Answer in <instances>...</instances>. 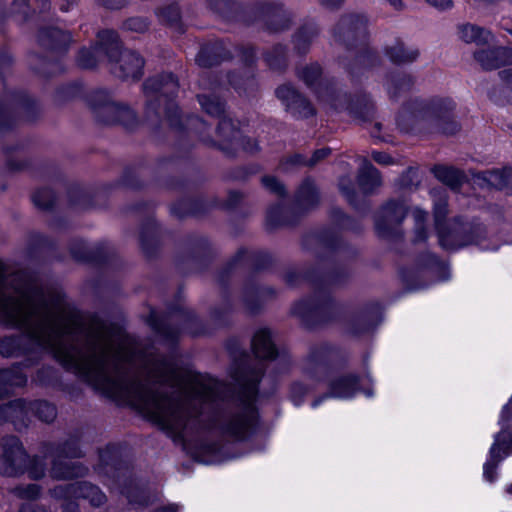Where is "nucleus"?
<instances>
[{
  "instance_id": "14",
  "label": "nucleus",
  "mask_w": 512,
  "mask_h": 512,
  "mask_svg": "<svg viewBox=\"0 0 512 512\" xmlns=\"http://www.w3.org/2000/svg\"><path fill=\"white\" fill-rule=\"evenodd\" d=\"M277 98L286 107L295 118H308L316 114V110L311 102L300 94L293 86L284 84L279 86L276 91Z\"/></svg>"
},
{
  "instance_id": "32",
  "label": "nucleus",
  "mask_w": 512,
  "mask_h": 512,
  "mask_svg": "<svg viewBox=\"0 0 512 512\" xmlns=\"http://www.w3.org/2000/svg\"><path fill=\"white\" fill-rule=\"evenodd\" d=\"M432 171L440 182L452 190L459 189L465 181L464 173L454 167L438 165Z\"/></svg>"
},
{
  "instance_id": "27",
  "label": "nucleus",
  "mask_w": 512,
  "mask_h": 512,
  "mask_svg": "<svg viewBox=\"0 0 512 512\" xmlns=\"http://www.w3.org/2000/svg\"><path fill=\"white\" fill-rule=\"evenodd\" d=\"M48 451L52 456L63 457V458H81L84 453L80 447V434H71L65 440L56 443L49 444Z\"/></svg>"
},
{
  "instance_id": "47",
  "label": "nucleus",
  "mask_w": 512,
  "mask_h": 512,
  "mask_svg": "<svg viewBox=\"0 0 512 512\" xmlns=\"http://www.w3.org/2000/svg\"><path fill=\"white\" fill-rule=\"evenodd\" d=\"M159 19L169 25H175L180 20V11L176 5H170L158 11Z\"/></svg>"
},
{
  "instance_id": "23",
  "label": "nucleus",
  "mask_w": 512,
  "mask_h": 512,
  "mask_svg": "<svg viewBox=\"0 0 512 512\" xmlns=\"http://www.w3.org/2000/svg\"><path fill=\"white\" fill-rule=\"evenodd\" d=\"M329 300L326 291L321 290L315 295V298L297 302L292 308V313L303 320L312 316H320L329 305Z\"/></svg>"
},
{
  "instance_id": "3",
  "label": "nucleus",
  "mask_w": 512,
  "mask_h": 512,
  "mask_svg": "<svg viewBox=\"0 0 512 512\" xmlns=\"http://www.w3.org/2000/svg\"><path fill=\"white\" fill-rule=\"evenodd\" d=\"M178 89V80L171 73L148 78L143 84L147 117L152 118L154 116L158 119L163 114L171 127L180 128L181 120L178 106L174 102Z\"/></svg>"
},
{
  "instance_id": "52",
  "label": "nucleus",
  "mask_w": 512,
  "mask_h": 512,
  "mask_svg": "<svg viewBox=\"0 0 512 512\" xmlns=\"http://www.w3.org/2000/svg\"><path fill=\"white\" fill-rule=\"evenodd\" d=\"M261 182L269 191L279 196H283L285 194L284 186L275 177L265 176L261 179Z\"/></svg>"
},
{
  "instance_id": "8",
  "label": "nucleus",
  "mask_w": 512,
  "mask_h": 512,
  "mask_svg": "<svg viewBox=\"0 0 512 512\" xmlns=\"http://www.w3.org/2000/svg\"><path fill=\"white\" fill-rule=\"evenodd\" d=\"M88 103L100 123H118L126 128H132L137 122L135 112L130 107L113 101L105 89L91 92Z\"/></svg>"
},
{
  "instance_id": "43",
  "label": "nucleus",
  "mask_w": 512,
  "mask_h": 512,
  "mask_svg": "<svg viewBox=\"0 0 512 512\" xmlns=\"http://www.w3.org/2000/svg\"><path fill=\"white\" fill-rule=\"evenodd\" d=\"M11 493L19 499L35 500L40 496L41 487L37 484L19 485L12 488Z\"/></svg>"
},
{
  "instance_id": "41",
  "label": "nucleus",
  "mask_w": 512,
  "mask_h": 512,
  "mask_svg": "<svg viewBox=\"0 0 512 512\" xmlns=\"http://www.w3.org/2000/svg\"><path fill=\"white\" fill-rule=\"evenodd\" d=\"M265 61L273 70L281 71L285 69L287 66L285 47L282 45H275L265 54Z\"/></svg>"
},
{
  "instance_id": "40",
  "label": "nucleus",
  "mask_w": 512,
  "mask_h": 512,
  "mask_svg": "<svg viewBox=\"0 0 512 512\" xmlns=\"http://www.w3.org/2000/svg\"><path fill=\"white\" fill-rule=\"evenodd\" d=\"M202 109L209 115L220 117L225 111L224 102L215 94H201L197 96Z\"/></svg>"
},
{
  "instance_id": "42",
  "label": "nucleus",
  "mask_w": 512,
  "mask_h": 512,
  "mask_svg": "<svg viewBox=\"0 0 512 512\" xmlns=\"http://www.w3.org/2000/svg\"><path fill=\"white\" fill-rule=\"evenodd\" d=\"M149 323L155 332L167 340L174 341L179 334V328L171 327L158 320L154 313L150 315Z\"/></svg>"
},
{
  "instance_id": "6",
  "label": "nucleus",
  "mask_w": 512,
  "mask_h": 512,
  "mask_svg": "<svg viewBox=\"0 0 512 512\" xmlns=\"http://www.w3.org/2000/svg\"><path fill=\"white\" fill-rule=\"evenodd\" d=\"M101 49L106 53L111 72L122 79H139L143 74L144 60L134 51L121 50L118 35L114 31L99 32Z\"/></svg>"
},
{
  "instance_id": "29",
  "label": "nucleus",
  "mask_w": 512,
  "mask_h": 512,
  "mask_svg": "<svg viewBox=\"0 0 512 512\" xmlns=\"http://www.w3.org/2000/svg\"><path fill=\"white\" fill-rule=\"evenodd\" d=\"M252 349L255 356L261 359H274L278 354L268 329H259L255 333Z\"/></svg>"
},
{
  "instance_id": "61",
  "label": "nucleus",
  "mask_w": 512,
  "mask_h": 512,
  "mask_svg": "<svg viewBox=\"0 0 512 512\" xmlns=\"http://www.w3.org/2000/svg\"><path fill=\"white\" fill-rule=\"evenodd\" d=\"M18 512H47L42 506L32 503H24L21 505Z\"/></svg>"
},
{
  "instance_id": "57",
  "label": "nucleus",
  "mask_w": 512,
  "mask_h": 512,
  "mask_svg": "<svg viewBox=\"0 0 512 512\" xmlns=\"http://www.w3.org/2000/svg\"><path fill=\"white\" fill-rule=\"evenodd\" d=\"M416 175V170L409 168L405 174L399 179V185L401 187H409L414 184L413 177Z\"/></svg>"
},
{
  "instance_id": "25",
  "label": "nucleus",
  "mask_w": 512,
  "mask_h": 512,
  "mask_svg": "<svg viewBox=\"0 0 512 512\" xmlns=\"http://www.w3.org/2000/svg\"><path fill=\"white\" fill-rule=\"evenodd\" d=\"M232 57L222 42L207 44L199 51L196 62L200 67L208 68L220 64Z\"/></svg>"
},
{
  "instance_id": "28",
  "label": "nucleus",
  "mask_w": 512,
  "mask_h": 512,
  "mask_svg": "<svg viewBox=\"0 0 512 512\" xmlns=\"http://www.w3.org/2000/svg\"><path fill=\"white\" fill-rule=\"evenodd\" d=\"M384 85L389 97L397 100L412 89L414 86V78L407 73H395L387 77Z\"/></svg>"
},
{
  "instance_id": "13",
  "label": "nucleus",
  "mask_w": 512,
  "mask_h": 512,
  "mask_svg": "<svg viewBox=\"0 0 512 512\" xmlns=\"http://www.w3.org/2000/svg\"><path fill=\"white\" fill-rule=\"evenodd\" d=\"M366 34V19L359 15L343 16L333 30L334 40L347 47L355 45L358 41H364Z\"/></svg>"
},
{
  "instance_id": "26",
  "label": "nucleus",
  "mask_w": 512,
  "mask_h": 512,
  "mask_svg": "<svg viewBox=\"0 0 512 512\" xmlns=\"http://www.w3.org/2000/svg\"><path fill=\"white\" fill-rule=\"evenodd\" d=\"M357 182L360 189L366 194L372 193L382 185L380 172L365 158L361 159Z\"/></svg>"
},
{
  "instance_id": "19",
  "label": "nucleus",
  "mask_w": 512,
  "mask_h": 512,
  "mask_svg": "<svg viewBox=\"0 0 512 512\" xmlns=\"http://www.w3.org/2000/svg\"><path fill=\"white\" fill-rule=\"evenodd\" d=\"M29 403L22 399L11 401L0 407V420L11 422L17 430L28 426Z\"/></svg>"
},
{
  "instance_id": "51",
  "label": "nucleus",
  "mask_w": 512,
  "mask_h": 512,
  "mask_svg": "<svg viewBox=\"0 0 512 512\" xmlns=\"http://www.w3.org/2000/svg\"><path fill=\"white\" fill-rule=\"evenodd\" d=\"M124 28L129 31L142 33L148 29V22L144 18H129L124 23Z\"/></svg>"
},
{
  "instance_id": "24",
  "label": "nucleus",
  "mask_w": 512,
  "mask_h": 512,
  "mask_svg": "<svg viewBox=\"0 0 512 512\" xmlns=\"http://www.w3.org/2000/svg\"><path fill=\"white\" fill-rule=\"evenodd\" d=\"M384 53L395 65L411 64L420 56L418 48L408 46L400 39H396L392 44L385 46Z\"/></svg>"
},
{
  "instance_id": "36",
  "label": "nucleus",
  "mask_w": 512,
  "mask_h": 512,
  "mask_svg": "<svg viewBox=\"0 0 512 512\" xmlns=\"http://www.w3.org/2000/svg\"><path fill=\"white\" fill-rule=\"evenodd\" d=\"M459 37L466 43L477 45L486 44L492 38L491 33L472 24H464L459 27Z\"/></svg>"
},
{
  "instance_id": "46",
  "label": "nucleus",
  "mask_w": 512,
  "mask_h": 512,
  "mask_svg": "<svg viewBox=\"0 0 512 512\" xmlns=\"http://www.w3.org/2000/svg\"><path fill=\"white\" fill-rule=\"evenodd\" d=\"M284 209L280 205L272 206L267 211L266 225L269 229L276 228L281 225L288 224L283 218Z\"/></svg>"
},
{
  "instance_id": "44",
  "label": "nucleus",
  "mask_w": 512,
  "mask_h": 512,
  "mask_svg": "<svg viewBox=\"0 0 512 512\" xmlns=\"http://www.w3.org/2000/svg\"><path fill=\"white\" fill-rule=\"evenodd\" d=\"M32 200L39 209L48 210L54 204L55 195L50 189H40L33 194Z\"/></svg>"
},
{
  "instance_id": "58",
  "label": "nucleus",
  "mask_w": 512,
  "mask_h": 512,
  "mask_svg": "<svg viewBox=\"0 0 512 512\" xmlns=\"http://www.w3.org/2000/svg\"><path fill=\"white\" fill-rule=\"evenodd\" d=\"M429 5L439 10L450 9L453 6L452 0H425Z\"/></svg>"
},
{
  "instance_id": "9",
  "label": "nucleus",
  "mask_w": 512,
  "mask_h": 512,
  "mask_svg": "<svg viewBox=\"0 0 512 512\" xmlns=\"http://www.w3.org/2000/svg\"><path fill=\"white\" fill-rule=\"evenodd\" d=\"M49 494L54 499L64 501L63 512H78L79 505L74 499H86L93 507H100L107 501L100 488L87 481L57 485L49 490Z\"/></svg>"
},
{
  "instance_id": "37",
  "label": "nucleus",
  "mask_w": 512,
  "mask_h": 512,
  "mask_svg": "<svg viewBox=\"0 0 512 512\" xmlns=\"http://www.w3.org/2000/svg\"><path fill=\"white\" fill-rule=\"evenodd\" d=\"M106 58V53L101 49V40L98 36V44L92 49L83 48L77 56V64L85 69L96 67L98 62Z\"/></svg>"
},
{
  "instance_id": "50",
  "label": "nucleus",
  "mask_w": 512,
  "mask_h": 512,
  "mask_svg": "<svg viewBox=\"0 0 512 512\" xmlns=\"http://www.w3.org/2000/svg\"><path fill=\"white\" fill-rule=\"evenodd\" d=\"M313 388L312 385L304 384L302 382H295L291 387V399L296 404L299 405L304 396Z\"/></svg>"
},
{
  "instance_id": "33",
  "label": "nucleus",
  "mask_w": 512,
  "mask_h": 512,
  "mask_svg": "<svg viewBox=\"0 0 512 512\" xmlns=\"http://www.w3.org/2000/svg\"><path fill=\"white\" fill-rule=\"evenodd\" d=\"M296 202L299 207L306 210L318 204L319 193L311 179H305L300 185L296 194Z\"/></svg>"
},
{
  "instance_id": "1",
  "label": "nucleus",
  "mask_w": 512,
  "mask_h": 512,
  "mask_svg": "<svg viewBox=\"0 0 512 512\" xmlns=\"http://www.w3.org/2000/svg\"><path fill=\"white\" fill-rule=\"evenodd\" d=\"M0 324L23 335L0 341L4 357L30 355L21 365L29 367L42 351L51 352L68 371L109 398L121 388L135 341L120 329L100 321H82L60 297H48L24 273L7 275L0 261Z\"/></svg>"
},
{
  "instance_id": "38",
  "label": "nucleus",
  "mask_w": 512,
  "mask_h": 512,
  "mask_svg": "<svg viewBox=\"0 0 512 512\" xmlns=\"http://www.w3.org/2000/svg\"><path fill=\"white\" fill-rule=\"evenodd\" d=\"M29 409L30 413H32L40 421L45 423H51L57 417L56 406L45 400H36L34 402H29Z\"/></svg>"
},
{
  "instance_id": "59",
  "label": "nucleus",
  "mask_w": 512,
  "mask_h": 512,
  "mask_svg": "<svg viewBox=\"0 0 512 512\" xmlns=\"http://www.w3.org/2000/svg\"><path fill=\"white\" fill-rule=\"evenodd\" d=\"M364 110L365 111H363V112L356 110V111H353V113H355L359 117H362L364 120H368L374 116V105L371 102H369L365 105Z\"/></svg>"
},
{
  "instance_id": "62",
  "label": "nucleus",
  "mask_w": 512,
  "mask_h": 512,
  "mask_svg": "<svg viewBox=\"0 0 512 512\" xmlns=\"http://www.w3.org/2000/svg\"><path fill=\"white\" fill-rule=\"evenodd\" d=\"M12 63L11 56L4 50H0V72L8 68Z\"/></svg>"
},
{
  "instance_id": "34",
  "label": "nucleus",
  "mask_w": 512,
  "mask_h": 512,
  "mask_svg": "<svg viewBox=\"0 0 512 512\" xmlns=\"http://www.w3.org/2000/svg\"><path fill=\"white\" fill-rule=\"evenodd\" d=\"M331 153L329 148H321L316 150L309 160H306L301 154H295L281 162L280 168L284 171L289 170L290 166H310L313 167L322 159Z\"/></svg>"
},
{
  "instance_id": "60",
  "label": "nucleus",
  "mask_w": 512,
  "mask_h": 512,
  "mask_svg": "<svg viewBox=\"0 0 512 512\" xmlns=\"http://www.w3.org/2000/svg\"><path fill=\"white\" fill-rule=\"evenodd\" d=\"M31 8L35 12L37 9L40 13L45 12L49 10L50 3L48 0H32L31 1Z\"/></svg>"
},
{
  "instance_id": "56",
  "label": "nucleus",
  "mask_w": 512,
  "mask_h": 512,
  "mask_svg": "<svg viewBox=\"0 0 512 512\" xmlns=\"http://www.w3.org/2000/svg\"><path fill=\"white\" fill-rule=\"evenodd\" d=\"M372 158L375 162H377L380 165L394 164L393 158L384 152L373 151Z\"/></svg>"
},
{
  "instance_id": "45",
  "label": "nucleus",
  "mask_w": 512,
  "mask_h": 512,
  "mask_svg": "<svg viewBox=\"0 0 512 512\" xmlns=\"http://www.w3.org/2000/svg\"><path fill=\"white\" fill-rule=\"evenodd\" d=\"M413 217L415 220V242L424 241L427 239V231L424 226L427 218V213L421 209L416 208L413 211Z\"/></svg>"
},
{
  "instance_id": "30",
  "label": "nucleus",
  "mask_w": 512,
  "mask_h": 512,
  "mask_svg": "<svg viewBox=\"0 0 512 512\" xmlns=\"http://www.w3.org/2000/svg\"><path fill=\"white\" fill-rule=\"evenodd\" d=\"M27 377L18 366L0 370V397L8 395L14 387H22L26 384Z\"/></svg>"
},
{
  "instance_id": "39",
  "label": "nucleus",
  "mask_w": 512,
  "mask_h": 512,
  "mask_svg": "<svg viewBox=\"0 0 512 512\" xmlns=\"http://www.w3.org/2000/svg\"><path fill=\"white\" fill-rule=\"evenodd\" d=\"M318 35V28L314 23L301 27L294 37V46L299 53H306L312 40Z\"/></svg>"
},
{
  "instance_id": "5",
  "label": "nucleus",
  "mask_w": 512,
  "mask_h": 512,
  "mask_svg": "<svg viewBox=\"0 0 512 512\" xmlns=\"http://www.w3.org/2000/svg\"><path fill=\"white\" fill-rule=\"evenodd\" d=\"M187 127L189 131L197 134L203 143L210 146L217 145L229 156H233L239 148L250 154L259 150L257 142L254 139L242 136L232 120L226 117L219 121L216 129L217 139H213L206 133L207 124L199 117H189L187 119Z\"/></svg>"
},
{
  "instance_id": "64",
  "label": "nucleus",
  "mask_w": 512,
  "mask_h": 512,
  "mask_svg": "<svg viewBox=\"0 0 512 512\" xmlns=\"http://www.w3.org/2000/svg\"><path fill=\"white\" fill-rule=\"evenodd\" d=\"M511 417H512V398L502 409L501 421L507 422Z\"/></svg>"
},
{
  "instance_id": "53",
  "label": "nucleus",
  "mask_w": 512,
  "mask_h": 512,
  "mask_svg": "<svg viewBox=\"0 0 512 512\" xmlns=\"http://www.w3.org/2000/svg\"><path fill=\"white\" fill-rule=\"evenodd\" d=\"M46 471V465L43 460L37 458L33 459L32 464L28 470L29 477L34 480H38L44 477Z\"/></svg>"
},
{
  "instance_id": "20",
  "label": "nucleus",
  "mask_w": 512,
  "mask_h": 512,
  "mask_svg": "<svg viewBox=\"0 0 512 512\" xmlns=\"http://www.w3.org/2000/svg\"><path fill=\"white\" fill-rule=\"evenodd\" d=\"M52 457L49 476L54 480H72L88 474V467L80 462H66L63 457Z\"/></svg>"
},
{
  "instance_id": "54",
  "label": "nucleus",
  "mask_w": 512,
  "mask_h": 512,
  "mask_svg": "<svg viewBox=\"0 0 512 512\" xmlns=\"http://www.w3.org/2000/svg\"><path fill=\"white\" fill-rule=\"evenodd\" d=\"M378 62H380L379 57L371 52H365L356 58V64L364 68L374 67Z\"/></svg>"
},
{
  "instance_id": "35",
  "label": "nucleus",
  "mask_w": 512,
  "mask_h": 512,
  "mask_svg": "<svg viewBox=\"0 0 512 512\" xmlns=\"http://www.w3.org/2000/svg\"><path fill=\"white\" fill-rule=\"evenodd\" d=\"M511 171L509 169L503 170H487L476 174V179L485 183L487 186L503 189L509 183Z\"/></svg>"
},
{
  "instance_id": "17",
  "label": "nucleus",
  "mask_w": 512,
  "mask_h": 512,
  "mask_svg": "<svg viewBox=\"0 0 512 512\" xmlns=\"http://www.w3.org/2000/svg\"><path fill=\"white\" fill-rule=\"evenodd\" d=\"M327 345L311 348L304 364L305 376L312 381H320L326 372V362L330 355Z\"/></svg>"
},
{
  "instance_id": "55",
  "label": "nucleus",
  "mask_w": 512,
  "mask_h": 512,
  "mask_svg": "<svg viewBox=\"0 0 512 512\" xmlns=\"http://www.w3.org/2000/svg\"><path fill=\"white\" fill-rule=\"evenodd\" d=\"M32 0H14L12 4V11L27 15L28 8L31 7Z\"/></svg>"
},
{
  "instance_id": "63",
  "label": "nucleus",
  "mask_w": 512,
  "mask_h": 512,
  "mask_svg": "<svg viewBox=\"0 0 512 512\" xmlns=\"http://www.w3.org/2000/svg\"><path fill=\"white\" fill-rule=\"evenodd\" d=\"M333 214H334V217L337 218L339 220V223L345 227V228H349V223H350V218L345 216L341 210L339 209H336L333 211Z\"/></svg>"
},
{
  "instance_id": "2",
  "label": "nucleus",
  "mask_w": 512,
  "mask_h": 512,
  "mask_svg": "<svg viewBox=\"0 0 512 512\" xmlns=\"http://www.w3.org/2000/svg\"><path fill=\"white\" fill-rule=\"evenodd\" d=\"M261 372L241 384L235 401L219 405L225 385L183 370L166 357L147 354L134 344L116 399L128 400L169 435L203 430L228 442H243L257 430L255 407Z\"/></svg>"
},
{
  "instance_id": "7",
  "label": "nucleus",
  "mask_w": 512,
  "mask_h": 512,
  "mask_svg": "<svg viewBox=\"0 0 512 512\" xmlns=\"http://www.w3.org/2000/svg\"><path fill=\"white\" fill-rule=\"evenodd\" d=\"M297 76L316 95L318 101L328 109L341 111L350 109L346 94L341 93L336 87L322 78V69L319 64L312 63L298 69Z\"/></svg>"
},
{
  "instance_id": "15",
  "label": "nucleus",
  "mask_w": 512,
  "mask_h": 512,
  "mask_svg": "<svg viewBox=\"0 0 512 512\" xmlns=\"http://www.w3.org/2000/svg\"><path fill=\"white\" fill-rule=\"evenodd\" d=\"M512 445V433L508 430L500 431L490 448V457L484 464V477L487 481L493 482L497 476L498 464L509 454Z\"/></svg>"
},
{
  "instance_id": "48",
  "label": "nucleus",
  "mask_w": 512,
  "mask_h": 512,
  "mask_svg": "<svg viewBox=\"0 0 512 512\" xmlns=\"http://www.w3.org/2000/svg\"><path fill=\"white\" fill-rule=\"evenodd\" d=\"M339 189L351 205L356 204L357 194L351 178L342 177L339 181Z\"/></svg>"
},
{
  "instance_id": "22",
  "label": "nucleus",
  "mask_w": 512,
  "mask_h": 512,
  "mask_svg": "<svg viewBox=\"0 0 512 512\" xmlns=\"http://www.w3.org/2000/svg\"><path fill=\"white\" fill-rule=\"evenodd\" d=\"M260 18L271 32L283 31L291 24L289 13L278 5H263L260 9Z\"/></svg>"
},
{
  "instance_id": "21",
  "label": "nucleus",
  "mask_w": 512,
  "mask_h": 512,
  "mask_svg": "<svg viewBox=\"0 0 512 512\" xmlns=\"http://www.w3.org/2000/svg\"><path fill=\"white\" fill-rule=\"evenodd\" d=\"M72 41L71 34L56 27L42 28L38 33V42L41 47L58 53L68 49Z\"/></svg>"
},
{
  "instance_id": "10",
  "label": "nucleus",
  "mask_w": 512,
  "mask_h": 512,
  "mask_svg": "<svg viewBox=\"0 0 512 512\" xmlns=\"http://www.w3.org/2000/svg\"><path fill=\"white\" fill-rule=\"evenodd\" d=\"M439 244L442 248L455 251L469 245H477L486 237L484 226L476 221L454 219L448 230H439Z\"/></svg>"
},
{
  "instance_id": "11",
  "label": "nucleus",
  "mask_w": 512,
  "mask_h": 512,
  "mask_svg": "<svg viewBox=\"0 0 512 512\" xmlns=\"http://www.w3.org/2000/svg\"><path fill=\"white\" fill-rule=\"evenodd\" d=\"M2 447L0 474L9 477L22 474L28 465L29 457L20 440L16 436L4 437Z\"/></svg>"
},
{
  "instance_id": "4",
  "label": "nucleus",
  "mask_w": 512,
  "mask_h": 512,
  "mask_svg": "<svg viewBox=\"0 0 512 512\" xmlns=\"http://www.w3.org/2000/svg\"><path fill=\"white\" fill-rule=\"evenodd\" d=\"M455 104L451 99H414L407 103L399 113L397 124L404 129L406 120L426 121L437 131L453 135L459 130L453 119Z\"/></svg>"
},
{
  "instance_id": "18",
  "label": "nucleus",
  "mask_w": 512,
  "mask_h": 512,
  "mask_svg": "<svg viewBox=\"0 0 512 512\" xmlns=\"http://www.w3.org/2000/svg\"><path fill=\"white\" fill-rule=\"evenodd\" d=\"M474 58L484 70L498 69L512 64V48L497 47L479 50L474 53Z\"/></svg>"
},
{
  "instance_id": "12",
  "label": "nucleus",
  "mask_w": 512,
  "mask_h": 512,
  "mask_svg": "<svg viewBox=\"0 0 512 512\" xmlns=\"http://www.w3.org/2000/svg\"><path fill=\"white\" fill-rule=\"evenodd\" d=\"M408 213V205L404 200H389L375 217V228L380 237L388 238L397 233L398 226Z\"/></svg>"
},
{
  "instance_id": "16",
  "label": "nucleus",
  "mask_w": 512,
  "mask_h": 512,
  "mask_svg": "<svg viewBox=\"0 0 512 512\" xmlns=\"http://www.w3.org/2000/svg\"><path fill=\"white\" fill-rule=\"evenodd\" d=\"M328 388L327 394L313 402L314 407H316L322 399L327 397L346 399L354 396L359 390V377L355 374L334 376L329 380Z\"/></svg>"
},
{
  "instance_id": "31",
  "label": "nucleus",
  "mask_w": 512,
  "mask_h": 512,
  "mask_svg": "<svg viewBox=\"0 0 512 512\" xmlns=\"http://www.w3.org/2000/svg\"><path fill=\"white\" fill-rule=\"evenodd\" d=\"M273 294L274 291L270 288H258L253 285L247 286L243 291V306L247 312L256 313L261 308L263 299Z\"/></svg>"
},
{
  "instance_id": "49",
  "label": "nucleus",
  "mask_w": 512,
  "mask_h": 512,
  "mask_svg": "<svg viewBox=\"0 0 512 512\" xmlns=\"http://www.w3.org/2000/svg\"><path fill=\"white\" fill-rule=\"evenodd\" d=\"M447 213V199L445 196H441L437 201L434 202V216L438 231L443 230L441 228V223L445 219Z\"/></svg>"
}]
</instances>
